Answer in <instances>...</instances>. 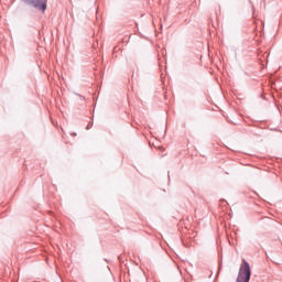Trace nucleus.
<instances>
[{"label": "nucleus", "instance_id": "1", "mask_svg": "<svg viewBox=\"0 0 282 282\" xmlns=\"http://www.w3.org/2000/svg\"><path fill=\"white\" fill-rule=\"evenodd\" d=\"M250 264L248 263V261L242 260V264L240 267L239 273H238V278L236 280V282H249L250 281Z\"/></svg>", "mask_w": 282, "mask_h": 282}, {"label": "nucleus", "instance_id": "2", "mask_svg": "<svg viewBox=\"0 0 282 282\" xmlns=\"http://www.w3.org/2000/svg\"><path fill=\"white\" fill-rule=\"evenodd\" d=\"M29 3H31L33 8L42 10V12H45V10H47V0H31Z\"/></svg>", "mask_w": 282, "mask_h": 282}]
</instances>
